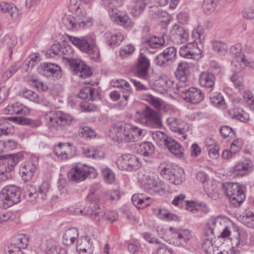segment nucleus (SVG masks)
<instances>
[{"instance_id":"864d4df0","label":"nucleus","mask_w":254,"mask_h":254,"mask_svg":"<svg viewBox=\"0 0 254 254\" xmlns=\"http://www.w3.org/2000/svg\"><path fill=\"white\" fill-rule=\"evenodd\" d=\"M158 217L160 219L167 221H177L178 216L173 213L168 212L165 209H159L158 210Z\"/></svg>"},{"instance_id":"aec40b11","label":"nucleus","mask_w":254,"mask_h":254,"mask_svg":"<svg viewBox=\"0 0 254 254\" xmlns=\"http://www.w3.org/2000/svg\"><path fill=\"white\" fill-rule=\"evenodd\" d=\"M110 16L112 20L117 24L125 28H128L131 26L132 21L128 16L123 12H116L113 10L110 11Z\"/></svg>"},{"instance_id":"de8ad7c7","label":"nucleus","mask_w":254,"mask_h":254,"mask_svg":"<svg viewBox=\"0 0 254 254\" xmlns=\"http://www.w3.org/2000/svg\"><path fill=\"white\" fill-rule=\"evenodd\" d=\"M148 0H136L134 5L133 6L131 13L134 16L139 15L144 9Z\"/></svg>"},{"instance_id":"b1692460","label":"nucleus","mask_w":254,"mask_h":254,"mask_svg":"<svg viewBox=\"0 0 254 254\" xmlns=\"http://www.w3.org/2000/svg\"><path fill=\"white\" fill-rule=\"evenodd\" d=\"M232 64L234 69L236 70H242L247 66L254 68V61L249 62L246 59L245 56L242 55L237 56L233 60Z\"/></svg>"},{"instance_id":"0e129e2a","label":"nucleus","mask_w":254,"mask_h":254,"mask_svg":"<svg viewBox=\"0 0 254 254\" xmlns=\"http://www.w3.org/2000/svg\"><path fill=\"white\" fill-rule=\"evenodd\" d=\"M3 42L7 45L8 48H12L17 44V38L14 35L8 34L3 37Z\"/></svg>"},{"instance_id":"1a4fd4ad","label":"nucleus","mask_w":254,"mask_h":254,"mask_svg":"<svg viewBox=\"0 0 254 254\" xmlns=\"http://www.w3.org/2000/svg\"><path fill=\"white\" fill-rule=\"evenodd\" d=\"M47 119H49L48 124L50 128L70 125L73 119L69 115L60 111L51 112L47 116Z\"/></svg>"},{"instance_id":"f03ea898","label":"nucleus","mask_w":254,"mask_h":254,"mask_svg":"<svg viewBox=\"0 0 254 254\" xmlns=\"http://www.w3.org/2000/svg\"><path fill=\"white\" fill-rule=\"evenodd\" d=\"M69 40L81 51L89 54L99 55V52L95 43V38L91 36L77 38L69 36Z\"/></svg>"},{"instance_id":"052dcab7","label":"nucleus","mask_w":254,"mask_h":254,"mask_svg":"<svg viewBox=\"0 0 254 254\" xmlns=\"http://www.w3.org/2000/svg\"><path fill=\"white\" fill-rule=\"evenodd\" d=\"M92 74L90 68L85 64L84 63L83 64V66L81 67V69L79 71L76 72V75L81 78H86L89 77Z\"/></svg>"},{"instance_id":"39448f33","label":"nucleus","mask_w":254,"mask_h":254,"mask_svg":"<svg viewBox=\"0 0 254 254\" xmlns=\"http://www.w3.org/2000/svg\"><path fill=\"white\" fill-rule=\"evenodd\" d=\"M169 230L171 235V237L169 240L170 244L184 247L191 239V233L189 230H177L172 227H170Z\"/></svg>"},{"instance_id":"69168bd1","label":"nucleus","mask_w":254,"mask_h":254,"mask_svg":"<svg viewBox=\"0 0 254 254\" xmlns=\"http://www.w3.org/2000/svg\"><path fill=\"white\" fill-rule=\"evenodd\" d=\"M76 246H81L88 249L92 248V243L90 242V238L87 236L81 237L77 240Z\"/></svg>"},{"instance_id":"6e6d98bb","label":"nucleus","mask_w":254,"mask_h":254,"mask_svg":"<svg viewBox=\"0 0 254 254\" xmlns=\"http://www.w3.org/2000/svg\"><path fill=\"white\" fill-rule=\"evenodd\" d=\"M38 195L35 188L31 185L28 186L27 190L24 192V197L29 201H34Z\"/></svg>"},{"instance_id":"72a5a7b5","label":"nucleus","mask_w":254,"mask_h":254,"mask_svg":"<svg viewBox=\"0 0 254 254\" xmlns=\"http://www.w3.org/2000/svg\"><path fill=\"white\" fill-rule=\"evenodd\" d=\"M247 238L244 233H240L238 230H235L233 237L231 238L232 245L237 247H240L247 243Z\"/></svg>"},{"instance_id":"ea45409f","label":"nucleus","mask_w":254,"mask_h":254,"mask_svg":"<svg viewBox=\"0 0 254 254\" xmlns=\"http://www.w3.org/2000/svg\"><path fill=\"white\" fill-rule=\"evenodd\" d=\"M236 72L231 77V80L233 83L235 87L239 90H242L244 88L243 75L240 71L241 70H236Z\"/></svg>"},{"instance_id":"f3484780","label":"nucleus","mask_w":254,"mask_h":254,"mask_svg":"<svg viewBox=\"0 0 254 254\" xmlns=\"http://www.w3.org/2000/svg\"><path fill=\"white\" fill-rule=\"evenodd\" d=\"M181 97L187 102L193 104L200 102L204 98L201 91L194 87H189L188 90L181 95Z\"/></svg>"},{"instance_id":"dca6fc26","label":"nucleus","mask_w":254,"mask_h":254,"mask_svg":"<svg viewBox=\"0 0 254 254\" xmlns=\"http://www.w3.org/2000/svg\"><path fill=\"white\" fill-rule=\"evenodd\" d=\"M189 34L182 27L175 26L170 32V38L175 44L180 45L188 41Z\"/></svg>"},{"instance_id":"4c0bfd02","label":"nucleus","mask_w":254,"mask_h":254,"mask_svg":"<svg viewBox=\"0 0 254 254\" xmlns=\"http://www.w3.org/2000/svg\"><path fill=\"white\" fill-rule=\"evenodd\" d=\"M209 224L211 227L212 234L220 232L221 230L226 226L225 220L220 217L212 218Z\"/></svg>"},{"instance_id":"393cba45","label":"nucleus","mask_w":254,"mask_h":254,"mask_svg":"<svg viewBox=\"0 0 254 254\" xmlns=\"http://www.w3.org/2000/svg\"><path fill=\"white\" fill-rule=\"evenodd\" d=\"M251 162H242L236 164L231 171L232 174L234 177H243L247 174V172L251 168Z\"/></svg>"},{"instance_id":"f8f14e48","label":"nucleus","mask_w":254,"mask_h":254,"mask_svg":"<svg viewBox=\"0 0 254 254\" xmlns=\"http://www.w3.org/2000/svg\"><path fill=\"white\" fill-rule=\"evenodd\" d=\"M138 178L145 189L159 191L160 182L159 179L156 178L153 174L139 171L138 174Z\"/></svg>"},{"instance_id":"338daca9","label":"nucleus","mask_w":254,"mask_h":254,"mask_svg":"<svg viewBox=\"0 0 254 254\" xmlns=\"http://www.w3.org/2000/svg\"><path fill=\"white\" fill-rule=\"evenodd\" d=\"M243 223L250 228L254 227V214L246 213L242 218Z\"/></svg>"},{"instance_id":"20e7f679","label":"nucleus","mask_w":254,"mask_h":254,"mask_svg":"<svg viewBox=\"0 0 254 254\" xmlns=\"http://www.w3.org/2000/svg\"><path fill=\"white\" fill-rule=\"evenodd\" d=\"M130 128L129 124H117L112 128L111 136L118 142H133Z\"/></svg>"},{"instance_id":"a211bd4d","label":"nucleus","mask_w":254,"mask_h":254,"mask_svg":"<svg viewBox=\"0 0 254 254\" xmlns=\"http://www.w3.org/2000/svg\"><path fill=\"white\" fill-rule=\"evenodd\" d=\"M90 174L88 168L76 166L70 170L68 177L70 181L78 183L84 181Z\"/></svg>"},{"instance_id":"e2e57ef3","label":"nucleus","mask_w":254,"mask_h":254,"mask_svg":"<svg viewBox=\"0 0 254 254\" xmlns=\"http://www.w3.org/2000/svg\"><path fill=\"white\" fill-rule=\"evenodd\" d=\"M134 50L135 48L133 45L131 44L126 45L121 49L120 52V56L122 58H125L131 55L134 51Z\"/></svg>"},{"instance_id":"3c124183","label":"nucleus","mask_w":254,"mask_h":254,"mask_svg":"<svg viewBox=\"0 0 254 254\" xmlns=\"http://www.w3.org/2000/svg\"><path fill=\"white\" fill-rule=\"evenodd\" d=\"M178 80L179 81L177 83L174 81L173 89H176L179 94L181 96L182 94H184L188 90V86L190 85V81L188 79Z\"/></svg>"},{"instance_id":"774afa93","label":"nucleus","mask_w":254,"mask_h":254,"mask_svg":"<svg viewBox=\"0 0 254 254\" xmlns=\"http://www.w3.org/2000/svg\"><path fill=\"white\" fill-rule=\"evenodd\" d=\"M244 99L247 102L250 108L254 110V99H253V94L250 91L245 92L243 94Z\"/></svg>"},{"instance_id":"7ed1b4c3","label":"nucleus","mask_w":254,"mask_h":254,"mask_svg":"<svg viewBox=\"0 0 254 254\" xmlns=\"http://www.w3.org/2000/svg\"><path fill=\"white\" fill-rule=\"evenodd\" d=\"M20 194L19 188L14 185H9L2 189L0 198L9 207L20 201Z\"/></svg>"},{"instance_id":"bb28decb","label":"nucleus","mask_w":254,"mask_h":254,"mask_svg":"<svg viewBox=\"0 0 254 254\" xmlns=\"http://www.w3.org/2000/svg\"><path fill=\"white\" fill-rule=\"evenodd\" d=\"M199 83L202 86L210 88V91H212L215 81V78L213 74L207 72H203L199 76Z\"/></svg>"},{"instance_id":"9b49d317","label":"nucleus","mask_w":254,"mask_h":254,"mask_svg":"<svg viewBox=\"0 0 254 254\" xmlns=\"http://www.w3.org/2000/svg\"><path fill=\"white\" fill-rule=\"evenodd\" d=\"M177 58V49L169 47L160 53L155 58V64L160 66H166L174 63Z\"/></svg>"},{"instance_id":"4d7b16f0","label":"nucleus","mask_w":254,"mask_h":254,"mask_svg":"<svg viewBox=\"0 0 254 254\" xmlns=\"http://www.w3.org/2000/svg\"><path fill=\"white\" fill-rule=\"evenodd\" d=\"M14 132L13 126L7 122H3L0 124V135L8 134Z\"/></svg>"},{"instance_id":"a18cd8bd","label":"nucleus","mask_w":254,"mask_h":254,"mask_svg":"<svg viewBox=\"0 0 254 254\" xmlns=\"http://www.w3.org/2000/svg\"><path fill=\"white\" fill-rule=\"evenodd\" d=\"M209 99L211 103L214 106L225 108V101L223 96L219 93H210Z\"/></svg>"},{"instance_id":"603ef678","label":"nucleus","mask_w":254,"mask_h":254,"mask_svg":"<svg viewBox=\"0 0 254 254\" xmlns=\"http://www.w3.org/2000/svg\"><path fill=\"white\" fill-rule=\"evenodd\" d=\"M214 247L212 244V238L207 236H204L203 238V242L202 243V248L206 254H212L213 248Z\"/></svg>"},{"instance_id":"c85d7f7f","label":"nucleus","mask_w":254,"mask_h":254,"mask_svg":"<svg viewBox=\"0 0 254 254\" xmlns=\"http://www.w3.org/2000/svg\"><path fill=\"white\" fill-rule=\"evenodd\" d=\"M78 237V232L74 228L66 230L63 234V243L64 245L70 246L73 244L74 241Z\"/></svg>"},{"instance_id":"cd10ccee","label":"nucleus","mask_w":254,"mask_h":254,"mask_svg":"<svg viewBox=\"0 0 254 254\" xmlns=\"http://www.w3.org/2000/svg\"><path fill=\"white\" fill-rule=\"evenodd\" d=\"M149 197H145L143 194H134L132 196L131 200L133 205L138 209L144 208L150 205Z\"/></svg>"},{"instance_id":"9d476101","label":"nucleus","mask_w":254,"mask_h":254,"mask_svg":"<svg viewBox=\"0 0 254 254\" xmlns=\"http://www.w3.org/2000/svg\"><path fill=\"white\" fill-rule=\"evenodd\" d=\"M37 70L40 74L53 80L58 79L62 76L61 67L51 63L41 64Z\"/></svg>"},{"instance_id":"5701e85b","label":"nucleus","mask_w":254,"mask_h":254,"mask_svg":"<svg viewBox=\"0 0 254 254\" xmlns=\"http://www.w3.org/2000/svg\"><path fill=\"white\" fill-rule=\"evenodd\" d=\"M0 11L2 13H9L12 19L14 20L18 19L20 16L19 10L12 3L1 2L0 3Z\"/></svg>"},{"instance_id":"680f3d73","label":"nucleus","mask_w":254,"mask_h":254,"mask_svg":"<svg viewBox=\"0 0 254 254\" xmlns=\"http://www.w3.org/2000/svg\"><path fill=\"white\" fill-rule=\"evenodd\" d=\"M146 133V130L134 126V135H132L133 141H137L142 139Z\"/></svg>"},{"instance_id":"6ab92c4d","label":"nucleus","mask_w":254,"mask_h":254,"mask_svg":"<svg viewBox=\"0 0 254 254\" xmlns=\"http://www.w3.org/2000/svg\"><path fill=\"white\" fill-rule=\"evenodd\" d=\"M70 144L69 143H59L54 147V153L61 160H66L72 158L73 154L71 152Z\"/></svg>"},{"instance_id":"c03bdc74","label":"nucleus","mask_w":254,"mask_h":254,"mask_svg":"<svg viewBox=\"0 0 254 254\" xmlns=\"http://www.w3.org/2000/svg\"><path fill=\"white\" fill-rule=\"evenodd\" d=\"M212 45L213 51L220 55H224L228 51L227 45L222 41H212Z\"/></svg>"},{"instance_id":"423d86ee","label":"nucleus","mask_w":254,"mask_h":254,"mask_svg":"<svg viewBox=\"0 0 254 254\" xmlns=\"http://www.w3.org/2000/svg\"><path fill=\"white\" fill-rule=\"evenodd\" d=\"M116 164L120 169L127 171L136 170L141 166L139 159L135 155L130 154H124L119 157Z\"/></svg>"},{"instance_id":"58836bf2","label":"nucleus","mask_w":254,"mask_h":254,"mask_svg":"<svg viewBox=\"0 0 254 254\" xmlns=\"http://www.w3.org/2000/svg\"><path fill=\"white\" fill-rule=\"evenodd\" d=\"M79 213L82 215H90L92 218L96 222H99L104 216V213L102 211H100L99 209L90 210L84 208L83 210H80Z\"/></svg>"},{"instance_id":"bf43d9fd","label":"nucleus","mask_w":254,"mask_h":254,"mask_svg":"<svg viewBox=\"0 0 254 254\" xmlns=\"http://www.w3.org/2000/svg\"><path fill=\"white\" fill-rule=\"evenodd\" d=\"M61 45L59 43L53 44L50 48L46 52L47 57H54L56 56H60Z\"/></svg>"},{"instance_id":"e433bc0d","label":"nucleus","mask_w":254,"mask_h":254,"mask_svg":"<svg viewBox=\"0 0 254 254\" xmlns=\"http://www.w3.org/2000/svg\"><path fill=\"white\" fill-rule=\"evenodd\" d=\"M14 243L8 245H14V247L17 248V251H20V249H25L27 247L28 238L26 235L20 234L14 237Z\"/></svg>"},{"instance_id":"4468645a","label":"nucleus","mask_w":254,"mask_h":254,"mask_svg":"<svg viewBox=\"0 0 254 254\" xmlns=\"http://www.w3.org/2000/svg\"><path fill=\"white\" fill-rule=\"evenodd\" d=\"M179 53L182 57L186 59L198 60L201 57L202 51L198 48L197 42H193L181 47Z\"/></svg>"},{"instance_id":"4be33fe9","label":"nucleus","mask_w":254,"mask_h":254,"mask_svg":"<svg viewBox=\"0 0 254 254\" xmlns=\"http://www.w3.org/2000/svg\"><path fill=\"white\" fill-rule=\"evenodd\" d=\"M168 150L178 157L183 156L184 152L183 147L176 140L169 137L164 145Z\"/></svg>"},{"instance_id":"a19ab883","label":"nucleus","mask_w":254,"mask_h":254,"mask_svg":"<svg viewBox=\"0 0 254 254\" xmlns=\"http://www.w3.org/2000/svg\"><path fill=\"white\" fill-rule=\"evenodd\" d=\"M67 61L70 69L73 72V74L76 75V72L80 70L81 67L83 66L84 63L79 59H72L70 57H64Z\"/></svg>"},{"instance_id":"a878e982","label":"nucleus","mask_w":254,"mask_h":254,"mask_svg":"<svg viewBox=\"0 0 254 254\" xmlns=\"http://www.w3.org/2000/svg\"><path fill=\"white\" fill-rule=\"evenodd\" d=\"M112 84L114 87H120L121 88L122 96L126 101H127L129 96L132 93V89L130 88V84L127 81L124 79L117 80L115 81H112Z\"/></svg>"},{"instance_id":"37998d69","label":"nucleus","mask_w":254,"mask_h":254,"mask_svg":"<svg viewBox=\"0 0 254 254\" xmlns=\"http://www.w3.org/2000/svg\"><path fill=\"white\" fill-rule=\"evenodd\" d=\"M101 174L106 183L112 184L115 182V175L110 168L108 167L103 168L101 171Z\"/></svg>"},{"instance_id":"c756f323","label":"nucleus","mask_w":254,"mask_h":254,"mask_svg":"<svg viewBox=\"0 0 254 254\" xmlns=\"http://www.w3.org/2000/svg\"><path fill=\"white\" fill-rule=\"evenodd\" d=\"M27 109L22 104L19 103H15L8 105L4 109V113L6 114L12 115L22 114L25 115L27 112Z\"/></svg>"},{"instance_id":"f704fd0d","label":"nucleus","mask_w":254,"mask_h":254,"mask_svg":"<svg viewBox=\"0 0 254 254\" xmlns=\"http://www.w3.org/2000/svg\"><path fill=\"white\" fill-rule=\"evenodd\" d=\"M165 41L163 37H158L154 36L147 40L145 42L147 50L155 49L161 47L165 44Z\"/></svg>"},{"instance_id":"473e14b6","label":"nucleus","mask_w":254,"mask_h":254,"mask_svg":"<svg viewBox=\"0 0 254 254\" xmlns=\"http://www.w3.org/2000/svg\"><path fill=\"white\" fill-rule=\"evenodd\" d=\"M174 81L167 77L160 78L156 82V86L160 92L170 91L173 88Z\"/></svg>"},{"instance_id":"49530a36","label":"nucleus","mask_w":254,"mask_h":254,"mask_svg":"<svg viewBox=\"0 0 254 254\" xmlns=\"http://www.w3.org/2000/svg\"><path fill=\"white\" fill-rule=\"evenodd\" d=\"M183 170L182 168H175L171 177L169 178L170 182L176 185L180 184L183 181Z\"/></svg>"},{"instance_id":"79ce46f5","label":"nucleus","mask_w":254,"mask_h":254,"mask_svg":"<svg viewBox=\"0 0 254 254\" xmlns=\"http://www.w3.org/2000/svg\"><path fill=\"white\" fill-rule=\"evenodd\" d=\"M22 95L24 98L36 103L40 104L43 101L42 97L31 90L26 89L24 90L22 92Z\"/></svg>"},{"instance_id":"13d9d810","label":"nucleus","mask_w":254,"mask_h":254,"mask_svg":"<svg viewBox=\"0 0 254 254\" xmlns=\"http://www.w3.org/2000/svg\"><path fill=\"white\" fill-rule=\"evenodd\" d=\"M50 185L48 182L45 181L40 185L39 189V195L41 196L42 199H46V197L49 194Z\"/></svg>"},{"instance_id":"2eb2a0df","label":"nucleus","mask_w":254,"mask_h":254,"mask_svg":"<svg viewBox=\"0 0 254 254\" xmlns=\"http://www.w3.org/2000/svg\"><path fill=\"white\" fill-rule=\"evenodd\" d=\"M149 67L150 61L149 59L144 54L140 53L136 66L137 76L139 78L146 79Z\"/></svg>"},{"instance_id":"8fccbe9b","label":"nucleus","mask_w":254,"mask_h":254,"mask_svg":"<svg viewBox=\"0 0 254 254\" xmlns=\"http://www.w3.org/2000/svg\"><path fill=\"white\" fill-rule=\"evenodd\" d=\"M152 137L153 140L160 145L166 144L167 140H168L170 137L164 134L162 131L157 130L152 132Z\"/></svg>"},{"instance_id":"0eeeda50","label":"nucleus","mask_w":254,"mask_h":254,"mask_svg":"<svg viewBox=\"0 0 254 254\" xmlns=\"http://www.w3.org/2000/svg\"><path fill=\"white\" fill-rule=\"evenodd\" d=\"M139 122L143 125L154 128H159L162 126L158 113L149 107L143 111Z\"/></svg>"},{"instance_id":"2f4dec72","label":"nucleus","mask_w":254,"mask_h":254,"mask_svg":"<svg viewBox=\"0 0 254 254\" xmlns=\"http://www.w3.org/2000/svg\"><path fill=\"white\" fill-rule=\"evenodd\" d=\"M101 188V185L99 183H94L91 186L89 193L87 196V200L91 202H94V203L97 202L100 198Z\"/></svg>"},{"instance_id":"ddd939ff","label":"nucleus","mask_w":254,"mask_h":254,"mask_svg":"<svg viewBox=\"0 0 254 254\" xmlns=\"http://www.w3.org/2000/svg\"><path fill=\"white\" fill-rule=\"evenodd\" d=\"M167 124L170 129L173 132L181 135L184 139L187 138L186 132L188 131L189 125L175 117L168 118L166 120Z\"/></svg>"},{"instance_id":"6e6552de","label":"nucleus","mask_w":254,"mask_h":254,"mask_svg":"<svg viewBox=\"0 0 254 254\" xmlns=\"http://www.w3.org/2000/svg\"><path fill=\"white\" fill-rule=\"evenodd\" d=\"M63 22L68 29L77 28L78 27L86 28L92 25V20L87 19L84 14L82 16H77L74 17L72 15H65L63 19Z\"/></svg>"},{"instance_id":"5fc2aeb1","label":"nucleus","mask_w":254,"mask_h":254,"mask_svg":"<svg viewBox=\"0 0 254 254\" xmlns=\"http://www.w3.org/2000/svg\"><path fill=\"white\" fill-rule=\"evenodd\" d=\"M123 38L124 37L121 33H114L110 36L108 42L109 45L111 47H114L119 45L121 42L123 41Z\"/></svg>"},{"instance_id":"412c9836","label":"nucleus","mask_w":254,"mask_h":254,"mask_svg":"<svg viewBox=\"0 0 254 254\" xmlns=\"http://www.w3.org/2000/svg\"><path fill=\"white\" fill-rule=\"evenodd\" d=\"M36 170V165L31 162H25L21 164L20 168V173L24 182L30 181L34 176Z\"/></svg>"},{"instance_id":"c9c22d12","label":"nucleus","mask_w":254,"mask_h":254,"mask_svg":"<svg viewBox=\"0 0 254 254\" xmlns=\"http://www.w3.org/2000/svg\"><path fill=\"white\" fill-rule=\"evenodd\" d=\"M102 1L104 6L108 9L109 14L110 10H113L115 13L120 12L118 8L124 4L123 0H102Z\"/></svg>"},{"instance_id":"f257e3e1","label":"nucleus","mask_w":254,"mask_h":254,"mask_svg":"<svg viewBox=\"0 0 254 254\" xmlns=\"http://www.w3.org/2000/svg\"><path fill=\"white\" fill-rule=\"evenodd\" d=\"M226 194L231 203L235 207L239 206L246 198L245 187L239 183L227 182L223 184Z\"/></svg>"},{"instance_id":"7c9ffc66","label":"nucleus","mask_w":254,"mask_h":254,"mask_svg":"<svg viewBox=\"0 0 254 254\" xmlns=\"http://www.w3.org/2000/svg\"><path fill=\"white\" fill-rule=\"evenodd\" d=\"M137 152L144 157H150L154 152V146L151 142L145 141L139 145Z\"/></svg>"},{"instance_id":"09e8293b","label":"nucleus","mask_w":254,"mask_h":254,"mask_svg":"<svg viewBox=\"0 0 254 254\" xmlns=\"http://www.w3.org/2000/svg\"><path fill=\"white\" fill-rule=\"evenodd\" d=\"M83 153L88 158L93 159L100 158L103 157V152L94 148H85L83 150Z\"/></svg>"}]
</instances>
